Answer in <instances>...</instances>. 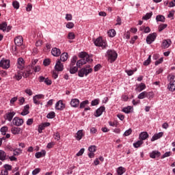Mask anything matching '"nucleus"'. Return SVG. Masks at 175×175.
Here are the masks:
<instances>
[{
	"instance_id": "nucleus-1",
	"label": "nucleus",
	"mask_w": 175,
	"mask_h": 175,
	"mask_svg": "<svg viewBox=\"0 0 175 175\" xmlns=\"http://www.w3.org/2000/svg\"><path fill=\"white\" fill-rule=\"evenodd\" d=\"M38 64V59H34L31 65H29L27 68L25 69V72H23V77L27 79V77H29L31 75H32V68H34V66Z\"/></svg>"
},
{
	"instance_id": "nucleus-2",
	"label": "nucleus",
	"mask_w": 175,
	"mask_h": 175,
	"mask_svg": "<svg viewBox=\"0 0 175 175\" xmlns=\"http://www.w3.org/2000/svg\"><path fill=\"white\" fill-rule=\"evenodd\" d=\"M92 72V68H91V65L88 64L78 72V76H79V77H84V76H88V75H90V73Z\"/></svg>"
},
{
	"instance_id": "nucleus-3",
	"label": "nucleus",
	"mask_w": 175,
	"mask_h": 175,
	"mask_svg": "<svg viewBox=\"0 0 175 175\" xmlns=\"http://www.w3.org/2000/svg\"><path fill=\"white\" fill-rule=\"evenodd\" d=\"M94 44L98 47H102V49H106V47H107V43H106V41L102 39L101 37L98 38L94 41Z\"/></svg>"
},
{
	"instance_id": "nucleus-4",
	"label": "nucleus",
	"mask_w": 175,
	"mask_h": 175,
	"mask_svg": "<svg viewBox=\"0 0 175 175\" xmlns=\"http://www.w3.org/2000/svg\"><path fill=\"white\" fill-rule=\"evenodd\" d=\"M108 59L110 62H114L117 59V53L114 50H109L107 51Z\"/></svg>"
},
{
	"instance_id": "nucleus-5",
	"label": "nucleus",
	"mask_w": 175,
	"mask_h": 175,
	"mask_svg": "<svg viewBox=\"0 0 175 175\" xmlns=\"http://www.w3.org/2000/svg\"><path fill=\"white\" fill-rule=\"evenodd\" d=\"M157 39V33H152L149 34L146 38V43L151 44Z\"/></svg>"
},
{
	"instance_id": "nucleus-6",
	"label": "nucleus",
	"mask_w": 175,
	"mask_h": 175,
	"mask_svg": "<svg viewBox=\"0 0 175 175\" xmlns=\"http://www.w3.org/2000/svg\"><path fill=\"white\" fill-rule=\"evenodd\" d=\"M0 67H1L3 69H9V68H10V60H1L0 62Z\"/></svg>"
},
{
	"instance_id": "nucleus-7",
	"label": "nucleus",
	"mask_w": 175,
	"mask_h": 175,
	"mask_svg": "<svg viewBox=\"0 0 175 175\" xmlns=\"http://www.w3.org/2000/svg\"><path fill=\"white\" fill-rule=\"evenodd\" d=\"M12 124L16 126H21L24 124V120L18 117H15L12 120Z\"/></svg>"
},
{
	"instance_id": "nucleus-8",
	"label": "nucleus",
	"mask_w": 175,
	"mask_h": 175,
	"mask_svg": "<svg viewBox=\"0 0 175 175\" xmlns=\"http://www.w3.org/2000/svg\"><path fill=\"white\" fill-rule=\"evenodd\" d=\"M40 83H45L46 85H51V80L49 79V78H45L43 76L39 77Z\"/></svg>"
},
{
	"instance_id": "nucleus-9",
	"label": "nucleus",
	"mask_w": 175,
	"mask_h": 175,
	"mask_svg": "<svg viewBox=\"0 0 175 175\" xmlns=\"http://www.w3.org/2000/svg\"><path fill=\"white\" fill-rule=\"evenodd\" d=\"M55 69L57 70V72H62L64 70V64L61 63V61H57L55 66Z\"/></svg>"
},
{
	"instance_id": "nucleus-10",
	"label": "nucleus",
	"mask_w": 175,
	"mask_h": 175,
	"mask_svg": "<svg viewBox=\"0 0 175 175\" xmlns=\"http://www.w3.org/2000/svg\"><path fill=\"white\" fill-rule=\"evenodd\" d=\"M65 109V104L62 103V100H59L56 104H55V109L56 110H64Z\"/></svg>"
},
{
	"instance_id": "nucleus-11",
	"label": "nucleus",
	"mask_w": 175,
	"mask_h": 175,
	"mask_svg": "<svg viewBox=\"0 0 175 175\" xmlns=\"http://www.w3.org/2000/svg\"><path fill=\"white\" fill-rule=\"evenodd\" d=\"M149 136L148 133L143 131L139 134V139L143 142V140H146V139H148Z\"/></svg>"
},
{
	"instance_id": "nucleus-12",
	"label": "nucleus",
	"mask_w": 175,
	"mask_h": 175,
	"mask_svg": "<svg viewBox=\"0 0 175 175\" xmlns=\"http://www.w3.org/2000/svg\"><path fill=\"white\" fill-rule=\"evenodd\" d=\"M24 66H25V62L24 59L19 57L18 59V68L21 69V70H23L24 69Z\"/></svg>"
},
{
	"instance_id": "nucleus-13",
	"label": "nucleus",
	"mask_w": 175,
	"mask_h": 175,
	"mask_svg": "<svg viewBox=\"0 0 175 175\" xmlns=\"http://www.w3.org/2000/svg\"><path fill=\"white\" fill-rule=\"evenodd\" d=\"M172 44V40H164L163 41L161 47L162 49H168V47Z\"/></svg>"
},
{
	"instance_id": "nucleus-14",
	"label": "nucleus",
	"mask_w": 175,
	"mask_h": 175,
	"mask_svg": "<svg viewBox=\"0 0 175 175\" xmlns=\"http://www.w3.org/2000/svg\"><path fill=\"white\" fill-rule=\"evenodd\" d=\"M23 37L21 36H17L14 39V43L16 46H21L23 44Z\"/></svg>"
},
{
	"instance_id": "nucleus-15",
	"label": "nucleus",
	"mask_w": 175,
	"mask_h": 175,
	"mask_svg": "<svg viewBox=\"0 0 175 175\" xmlns=\"http://www.w3.org/2000/svg\"><path fill=\"white\" fill-rule=\"evenodd\" d=\"M51 54L54 57H59V55H61V50H59V49L53 48L51 50Z\"/></svg>"
},
{
	"instance_id": "nucleus-16",
	"label": "nucleus",
	"mask_w": 175,
	"mask_h": 175,
	"mask_svg": "<svg viewBox=\"0 0 175 175\" xmlns=\"http://www.w3.org/2000/svg\"><path fill=\"white\" fill-rule=\"evenodd\" d=\"M11 132L13 133V135H20V133L22 132L21 128L14 126L11 129Z\"/></svg>"
},
{
	"instance_id": "nucleus-17",
	"label": "nucleus",
	"mask_w": 175,
	"mask_h": 175,
	"mask_svg": "<svg viewBox=\"0 0 175 175\" xmlns=\"http://www.w3.org/2000/svg\"><path fill=\"white\" fill-rule=\"evenodd\" d=\"M162 136H163V132H160V133H158L157 134H154L151 139V142H155V140H158V139H161Z\"/></svg>"
},
{
	"instance_id": "nucleus-18",
	"label": "nucleus",
	"mask_w": 175,
	"mask_h": 175,
	"mask_svg": "<svg viewBox=\"0 0 175 175\" xmlns=\"http://www.w3.org/2000/svg\"><path fill=\"white\" fill-rule=\"evenodd\" d=\"M16 116V112H9L6 113V118L5 120H8V121H12L13 120V118Z\"/></svg>"
},
{
	"instance_id": "nucleus-19",
	"label": "nucleus",
	"mask_w": 175,
	"mask_h": 175,
	"mask_svg": "<svg viewBox=\"0 0 175 175\" xmlns=\"http://www.w3.org/2000/svg\"><path fill=\"white\" fill-rule=\"evenodd\" d=\"M105 110V107H100L96 111V117H100L102 116L103 113Z\"/></svg>"
},
{
	"instance_id": "nucleus-20",
	"label": "nucleus",
	"mask_w": 175,
	"mask_h": 175,
	"mask_svg": "<svg viewBox=\"0 0 175 175\" xmlns=\"http://www.w3.org/2000/svg\"><path fill=\"white\" fill-rule=\"evenodd\" d=\"M84 136V133H83V130H79L76 133V139L77 140H81Z\"/></svg>"
},
{
	"instance_id": "nucleus-21",
	"label": "nucleus",
	"mask_w": 175,
	"mask_h": 175,
	"mask_svg": "<svg viewBox=\"0 0 175 175\" xmlns=\"http://www.w3.org/2000/svg\"><path fill=\"white\" fill-rule=\"evenodd\" d=\"M80 103V100L77 98H74L71 100L70 105L72 107H77L79 104Z\"/></svg>"
},
{
	"instance_id": "nucleus-22",
	"label": "nucleus",
	"mask_w": 175,
	"mask_h": 175,
	"mask_svg": "<svg viewBox=\"0 0 175 175\" xmlns=\"http://www.w3.org/2000/svg\"><path fill=\"white\" fill-rule=\"evenodd\" d=\"M29 105H26L24 107L23 111L21 112V116H27V114H29Z\"/></svg>"
},
{
	"instance_id": "nucleus-23",
	"label": "nucleus",
	"mask_w": 175,
	"mask_h": 175,
	"mask_svg": "<svg viewBox=\"0 0 175 175\" xmlns=\"http://www.w3.org/2000/svg\"><path fill=\"white\" fill-rule=\"evenodd\" d=\"M150 158H158L159 157H161V152L159 151L154 150L150 154Z\"/></svg>"
},
{
	"instance_id": "nucleus-24",
	"label": "nucleus",
	"mask_w": 175,
	"mask_h": 175,
	"mask_svg": "<svg viewBox=\"0 0 175 175\" xmlns=\"http://www.w3.org/2000/svg\"><path fill=\"white\" fill-rule=\"evenodd\" d=\"M170 91H175V81H171L167 87Z\"/></svg>"
},
{
	"instance_id": "nucleus-25",
	"label": "nucleus",
	"mask_w": 175,
	"mask_h": 175,
	"mask_svg": "<svg viewBox=\"0 0 175 175\" xmlns=\"http://www.w3.org/2000/svg\"><path fill=\"white\" fill-rule=\"evenodd\" d=\"M146 89V84L142 83H140L137 88L135 89L136 91H137V92H142V91H143V90Z\"/></svg>"
},
{
	"instance_id": "nucleus-26",
	"label": "nucleus",
	"mask_w": 175,
	"mask_h": 175,
	"mask_svg": "<svg viewBox=\"0 0 175 175\" xmlns=\"http://www.w3.org/2000/svg\"><path fill=\"white\" fill-rule=\"evenodd\" d=\"M85 64H87L85 62V59H81L77 62V66L78 68H81V66H83V65H85Z\"/></svg>"
},
{
	"instance_id": "nucleus-27",
	"label": "nucleus",
	"mask_w": 175,
	"mask_h": 175,
	"mask_svg": "<svg viewBox=\"0 0 175 175\" xmlns=\"http://www.w3.org/2000/svg\"><path fill=\"white\" fill-rule=\"evenodd\" d=\"M0 161H6V152L0 150Z\"/></svg>"
},
{
	"instance_id": "nucleus-28",
	"label": "nucleus",
	"mask_w": 175,
	"mask_h": 175,
	"mask_svg": "<svg viewBox=\"0 0 175 175\" xmlns=\"http://www.w3.org/2000/svg\"><path fill=\"white\" fill-rule=\"evenodd\" d=\"M35 155L37 159L42 158V157H44V155H46V150L36 152Z\"/></svg>"
},
{
	"instance_id": "nucleus-29",
	"label": "nucleus",
	"mask_w": 175,
	"mask_h": 175,
	"mask_svg": "<svg viewBox=\"0 0 175 175\" xmlns=\"http://www.w3.org/2000/svg\"><path fill=\"white\" fill-rule=\"evenodd\" d=\"M147 96H148V92H143L138 95V99H144V98H147Z\"/></svg>"
},
{
	"instance_id": "nucleus-30",
	"label": "nucleus",
	"mask_w": 175,
	"mask_h": 175,
	"mask_svg": "<svg viewBox=\"0 0 175 175\" xmlns=\"http://www.w3.org/2000/svg\"><path fill=\"white\" fill-rule=\"evenodd\" d=\"M68 59V53H64L60 55V60L65 62Z\"/></svg>"
},
{
	"instance_id": "nucleus-31",
	"label": "nucleus",
	"mask_w": 175,
	"mask_h": 175,
	"mask_svg": "<svg viewBox=\"0 0 175 175\" xmlns=\"http://www.w3.org/2000/svg\"><path fill=\"white\" fill-rule=\"evenodd\" d=\"M23 72H25V70L24 71H18V74L15 75V79L16 80L19 81L23 79Z\"/></svg>"
},
{
	"instance_id": "nucleus-32",
	"label": "nucleus",
	"mask_w": 175,
	"mask_h": 175,
	"mask_svg": "<svg viewBox=\"0 0 175 175\" xmlns=\"http://www.w3.org/2000/svg\"><path fill=\"white\" fill-rule=\"evenodd\" d=\"M77 70H79L77 66H70V73H71V75H75Z\"/></svg>"
},
{
	"instance_id": "nucleus-33",
	"label": "nucleus",
	"mask_w": 175,
	"mask_h": 175,
	"mask_svg": "<svg viewBox=\"0 0 175 175\" xmlns=\"http://www.w3.org/2000/svg\"><path fill=\"white\" fill-rule=\"evenodd\" d=\"M7 27H8V23H6V22H3L1 24H0V29L1 31H3V32L6 31Z\"/></svg>"
},
{
	"instance_id": "nucleus-34",
	"label": "nucleus",
	"mask_w": 175,
	"mask_h": 175,
	"mask_svg": "<svg viewBox=\"0 0 175 175\" xmlns=\"http://www.w3.org/2000/svg\"><path fill=\"white\" fill-rule=\"evenodd\" d=\"M117 172L118 175H122L124 174V173H125V168H124L123 167H119L118 168Z\"/></svg>"
},
{
	"instance_id": "nucleus-35",
	"label": "nucleus",
	"mask_w": 175,
	"mask_h": 175,
	"mask_svg": "<svg viewBox=\"0 0 175 175\" xmlns=\"http://www.w3.org/2000/svg\"><path fill=\"white\" fill-rule=\"evenodd\" d=\"M157 21H160L161 23H165V16L162 15H157L156 17Z\"/></svg>"
},
{
	"instance_id": "nucleus-36",
	"label": "nucleus",
	"mask_w": 175,
	"mask_h": 175,
	"mask_svg": "<svg viewBox=\"0 0 175 175\" xmlns=\"http://www.w3.org/2000/svg\"><path fill=\"white\" fill-rule=\"evenodd\" d=\"M142 144H143V141L139 139L137 142L134 143L133 146H134L135 148H139V147H140V146H142Z\"/></svg>"
},
{
	"instance_id": "nucleus-37",
	"label": "nucleus",
	"mask_w": 175,
	"mask_h": 175,
	"mask_svg": "<svg viewBox=\"0 0 175 175\" xmlns=\"http://www.w3.org/2000/svg\"><path fill=\"white\" fill-rule=\"evenodd\" d=\"M152 16V12L147 13L142 17V20H150Z\"/></svg>"
},
{
	"instance_id": "nucleus-38",
	"label": "nucleus",
	"mask_w": 175,
	"mask_h": 175,
	"mask_svg": "<svg viewBox=\"0 0 175 175\" xmlns=\"http://www.w3.org/2000/svg\"><path fill=\"white\" fill-rule=\"evenodd\" d=\"M109 36H110V38H114V36H116V30L114 29H110L108 32H107Z\"/></svg>"
},
{
	"instance_id": "nucleus-39",
	"label": "nucleus",
	"mask_w": 175,
	"mask_h": 175,
	"mask_svg": "<svg viewBox=\"0 0 175 175\" xmlns=\"http://www.w3.org/2000/svg\"><path fill=\"white\" fill-rule=\"evenodd\" d=\"M13 151H14V155L15 157H17V156L20 155V154H21L23 150L20 148H16V149L14 150Z\"/></svg>"
},
{
	"instance_id": "nucleus-40",
	"label": "nucleus",
	"mask_w": 175,
	"mask_h": 175,
	"mask_svg": "<svg viewBox=\"0 0 175 175\" xmlns=\"http://www.w3.org/2000/svg\"><path fill=\"white\" fill-rule=\"evenodd\" d=\"M131 110H132V107L131 106H129L127 107H125L122 109V111H124V113H126V114H129V113H131Z\"/></svg>"
},
{
	"instance_id": "nucleus-41",
	"label": "nucleus",
	"mask_w": 175,
	"mask_h": 175,
	"mask_svg": "<svg viewBox=\"0 0 175 175\" xmlns=\"http://www.w3.org/2000/svg\"><path fill=\"white\" fill-rule=\"evenodd\" d=\"M76 61H77V56H73L70 66H75L76 65Z\"/></svg>"
},
{
	"instance_id": "nucleus-42",
	"label": "nucleus",
	"mask_w": 175,
	"mask_h": 175,
	"mask_svg": "<svg viewBox=\"0 0 175 175\" xmlns=\"http://www.w3.org/2000/svg\"><path fill=\"white\" fill-rule=\"evenodd\" d=\"M167 27V24H161L159 26V32H162Z\"/></svg>"
},
{
	"instance_id": "nucleus-43",
	"label": "nucleus",
	"mask_w": 175,
	"mask_h": 175,
	"mask_svg": "<svg viewBox=\"0 0 175 175\" xmlns=\"http://www.w3.org/2000/svg\"><path fill=\"white\" fill-rule=\"evenodd\" d=\"M66 28H68L69 29H72V28H73L75 27V23H73L72 22H68L66 25Z\"/></svg>"
},
{
	"instance_id": "nucleus-44",
	"label": "nucleus",
	"mask_w": 175,
	"mask_h": 175,
	"mask_svg": "<svg viewBox=\"0 0 175 175\" xmlns=\"http://www.w3.org/2000/svg\"><path fill=\"white\" fill-rule=\"evenodd\" d=\"M12 5H13V8H14V9H19L20 8V3L17 1H14L12 3Z\"/></svg>"
},
{
	"instance_id": "nucleus-45",
	"label": "nucleus",
	"mask_w": 175,
	"mask_h": 175,
	"mask_svg": "<svg viewBox=\"0 0 175 175\" xmlns=\"http://www.w3.org/2000/svg\"><path fill=\"white\" fill-rule=\"evenodd\" d=\"M150 62H151V55H149L148 59L146 60V61L144 62V65L145 66H147L150 65Z\"/></svg>"
},
{
	"instance_id": "nucleus-46",
	"label": "nucleus",
	"mask_w": 175,
	"mask_h": 175,
	"mask_svg": "<svg viewBox=\"0 0 175 175\" xmlns=\"http://www.w3.org/2000/svg\"><path fill=\"white\" fill-rule=\"evenodd\" d=\"M75 38H76V36L75 35V33H73V32L68 33V39H70V40H73V39H75Z\"/></svg>"
},
{
	"instance_id": "nucleus-47",
	"label": "nucleus",
	"mask_w": 175,
	"mask_h": 175,
	"mask_svg": "<svg viewBox=\"0 0 175 175\" xmlns=\"http://www.w3.org/2000/svg\"><path fill=\"white\" fill-rule=\"evenodd\" d=\"M55 117V113L54 111H51L47 114L46 118H54Z\"/></svg>"
},
{
	"instance_id": "nucleus-48",
	"label": "nucleus",
	"mask_w": 175,
	"mask_h": 175,
	"mask_svg": "<svg viewBox=\"0 0 175 175\" xmlns=\"http://www.w3.org/2000/svg\"><path fill=\"white\" fill-rule=\"evenodd\" d=\"M55 140H59L61 139V135H59V133L56 132L53 135Z\"/></svg>"
},
{
	"instance_id": "nucleus-49",
	"label": "nucleus",
	"mask_w": 175,
	"mask_h": 175,
	"mask_svg": "<svg viewBox=\"0 0 175 175\" xmlns=\"http://www.w3.org/2000/svg\"><path fill=\"white\" fill-rule=\"evenodd\" d=\"M88 103H89L88 100L83 101L80 104V109H84V107H85V105H88Z\"/></svg>"
},
{
	"instance_id": "nucleus-50",
	"label": "nucleus",
	"mask_w": 175,
	"mask_h": 175,
	"mask_svg": "<svg viewBox=\"0 0 175 175\" xmlns=\"http://www.w3.org/2000/svg\"><path fill=\"white\" fill-rule=\"evenodd\" d=\"M88 55L87 53L85 52H81L79 53V57L81 58L82 59H85V57Z\"/></svg>"
},
{
	"instance_id": "nucleus-51",
	"label": "nucleus",
	"mask_w": 175,
	"mask_h": 175,
	"mask_svg": "<svg viewBox=\"0 0 175 175\" xmlns=\"http://www.w3.org/2000/svg\"><path fill=\"white\" fill-rule=\"evenodd\" d=\"M90 152H95L96 151V146H91L88 148Z\"/></svg>"
},
{
	"instance_id": "nucleus-52",
	"label": "nucleus",
	"mask_w": 175,
	"mask_h": 175,
	"mask_svg": "<svg viewBox=\"0 0 175 175\" xmlns=\"http://www.w3.org/2000/svg\"><path fill=\"white\" fill-rule=\"evenodd\" d=\"M65 18L67 21H72V14H66Z\"/></svg>"
},
{
	"instance_id": "nucleus-53",
	"label": "nucleus",
	"mask_w": 175,
	"mask_h": 175,
	"mask_svg": "<svg viewBox=\"0 0 175 175\" xmlns=\"http://www.w3.org/2000/svg\"><path fill=\"white\" fill-rule=\"evenodd\" d=\"M43 64L44 66H49L50 65V59H45L43 62Z\"/></svg>"
},
{
	"instance_id": "nucleus-54",
	"label": "nucleus",
	"mask_w": 175,
	"mask_h": 175,
	"mask_svg": "<svg viewBox=\"0 0 175 175\" xmlns=\"http://www.w3.org/2000/svg\"><path fill=\"white\" fill-rule=\"evenodd\" d=\"M84 151H85V150L84 148H81L78 153H77V157H81V155H83V154H84Z\"/></svg>"
},
{
	"instance_id": "nucleus-55",
	"label": "nucleus",
	"mask_w": 175,
	"mask_h": 175,
	"mask_svg": "<svg viewBox=\"0 0 175 175\" xmlns=\"http://www.w3.org/2000/svg\"><path fill=\"white\" fill-rule=\"evenodd\" d=\"M132 133V129H129V130L126 131L124 133V136H129Z\"/></svg>"
},
{
	"instance_id": "nucleus-56",
	"label": "nucleus",
	"mask_w": 175,
	"mask_h": 175,
	"mask_svg": "<svg viewBox=\"0 0 175 175\" xmlns=\"http://www.w3.org/2000/svg\"><path fill=\"white\" fill-rule=\"evenodd\" d=\"M25 94H27V95H29V96H31V95H33V92L32 90L31 89H26L25 90Z\"/></svg>"
},
{
	"instance_id": "nucleus-57",
	"label": "nucleus",
	"mask_w": 175,
	"mask_h": 175,
	"mask_svg": "<svg viewBox=\"0 0 175 175\" xmlns=\"http://www.w3.org/2000/svg\"><path fill=\"white\" fill-rule=\"evenodd\" d=\"M32 10V4L28 3L27 7H26V11L27 12H31Z\"/></svg>"
},
{
	"instance_id": "nucleus-58",
	"label": "nucleus",
	"mask_w": 175,
	"mask_h": 175,
	"mask_svg": "<svg viewBox=\"0 0 175 175\" xmlns=\"http://www.w3.org/2000/svg\"><path fill=\"white\" fill-rule=\"evenodd\" d=\"M44 128H46V127L44 126V125L43 124H40L38 126V132H39V133H42V131H43V129H44Z\"/></svg>"
},
{
	"instance_id": "nucleus-59",
	"label": "nucleus",
	"mask_w": 175,
	"mask_h": 175,
	"mask_svg": "<svg viewBox=\"0 0 175 175\" xmlns=\"http://www.w3.org/2000/svg\"><path fill=\"white\" fill-rule=\"evenodd\" d=\"M97 105H99V100L95 99L92 101V106H96Z\"/></svg>"
},
{
	"instance_id": "nucleus-60",
	"label": "nucleus",
	"mask_w": 175,
	"mask_h": 175,
	"mask_svg": "<svg viewBox=\"0 0 175 175\" xmlns=\"http://www.w3.org/2000/svg\"><path fill=\"white\" fill-rule=\"evenodd\" d=\"M85 62H92V59H91V57H90V55H87L86 57H85Z\"/></svg>"
},
{
	"instance_id": "nucleus-61",
	"label": "nucleus",
	"mask_w": 175,
	"mask_h": 175,
	"mask_svg": "<svg viewBox=\"0 0 175 175\" xmlns=\"http://www.w3.org/2000/svg\"><path fill=\"white\" fill-rule=\"evenodd\" d=\"M4 169L5 170H12V165H8V164H5L4 165Z\"/></svg>"
},
{
	"instance_id": "nucleus-62",
	"label": "nucleus",
	"mask_w": 175,
	"mask_h": 175,
	"mask_svg": "<svg viewBox=\"0 0 175 175\" xmlns=\"http://www.w3.org/2000/svg\"><path fill=\"white\" fill-rule=\"evenodd\" d=\"M32 69H33L34 72L36 73L38 72H40V66H36V67H33Z\"/></svg>"
},
{
	"instance_id": "nucleus-63",
	"label": "nucleus",
	"mask_w": 175,
	"mask_h": 175,
	"mask_svg": "<svg viewBox=\"0 0 175 175\" xmlns=\"http://www.w3.org/2000/svg\"><path fill=\"white\" fill-rule=\"evenodd\" d=\"M175 6V0H172L171 2L169 3L168 8H174Z\"/></svg>"
},
{
	"instance_id": "nucleus-64",
	"label": "nucleus",
	"mask_w": 175,
	"mask_h": 175,
	"mask_svg": "<svg viewBox=\"0 0 175 175\" xmlns=\"http://www.w3.org/2000/svg\"><path fill=\"white\" fill-rule=\"evenodd\" d=\"M40 172V169L36 168V169H35L34 170H33L32 174H33V175H36V174H38V173H39Z\"/></svg>"
}]
</instances>
